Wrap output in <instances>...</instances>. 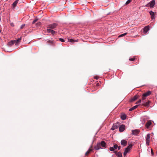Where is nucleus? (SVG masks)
I'll use <instances>...</instances> for the list:
<instances>
[{"label": "nucleus", "mask_w": 157, "mask_h": 157, "mask_svg": "<svg viewBox=\"0 0 157 157\" xmlns=\"http://www.w3.org/2000/svg\"><path fill=\"white\" fill-rule=\"evenodd\" d=\"M151 92L148 91L147 92L144 93L142 96V100H144L146 98V97L151 94Z\"/></svg>", "instance_id": "f03ea898"}, {"label": "nucleus", "mask_w": 157, "mask_h": 157, "mask_svg": "<svg viewBox=\"0 0 157 157\" xmlns=\"http://www.w3.org/2000/svg\"><path fill=\"white\" fill-rule=\"evenodd\" d=\"M25 24H23L21 26V29H23L24 28V26H25Z\"/></svg>", "instance_id": "72a5a7b5"}, {"label": "nucleus", "mask_w": 157, "mask_h": 157, "mask_svg": "<svg viewBox=\"0 0 157 157\" xmlns=\"http://www.w3.org/2000/svg\"><path fill=\"white\" fill-rule=\"evenodd\" d=\"M59 40L62 42H63L65 41L64 39L61 38H59Z\"/></svg>", "instance_id": "7c9ffc66"}, {"label": "nucleus", "mask_w": 157, "mask_h": 157, "mask_svg": "<svg viewBox=\"0 0 157 157\" xmlns=\"http://www.w3.org/2000/svg\"><path fill=\"white\" fill-rule=\"evenodd\" d=\"M150 103V101H148L146 102H144L142 104V105L146 107H148L149 105V104Z\"/></svg>", "instance_id": "f8f14e48"}, {"label": "nucleus", "mask_w": 157, "mask_h": 157, "mask_svg": "<svg viewBox=\"0 0 157 157\" xmlns=\"http://www.w3.org/2000/svg\"><path fill=\"white\" fill-rule=\"evenodd\" d=\"M113 148L114 149H116L117 148V147H118V145H117V144H115L114 146H113Z\"/></svg>", "instance_id": "c85d7f7f"}, {"label": "nucleus", "mask_w": 157, "mask_h": 157, "mask_svg": "<svg viewBox=\"0 0 157 157\" xmlns=\"http://www.w3.org/2000/svg\"><path fill=\"white\" fill-rule=\"evenodd\" d=\"M117 148H118V150H119L121 148V146H118V147H117Z\"/></svg>", "instance_id": "ea45409f"}, {"label": "nucleus", "mask_w": 157, "mask_h": 157, "mask_svg": "<svg viewBox=\"0 0 157 157\" xmlns=\"http://www.w3.org/2000/svg\"><path fill=\"white\" fill-rule=\"evenodd\" d=\"M68 41L70 42H78V40H74L72 39H68Z\"/></svg>", "instance_id": "6ab92c4d"}, {"label": "nucleus", "mask_w": 157, "mask_h": 157, "mask_svg": "<svg viewBox=\"0 0 157 157\" xmlns=\"http://www.w3.org/2000/svg\"><path fill=\"white\" fill-rule=\"evenodd\" d=\"M98 78V76H95L94 77V78L96 79H97Z\"/></svg>", "instance_id": "58836bf2"}, {"label": "nucleus", "mask_w": 157, "mask_h": 157, "mask_svg": "<svg viewBox=\"0 0 157 157\" xmlns=\"http://www.w3.org/2000/svg\"><path fill=\"white\" fill-rule=\"evenodd\" d=\"M118 128V126L116 124H113L112 128H111V129L112 130H114L116 129L117 128Z\"/></svg>", "instance_id": "dca6fc26"}, {"label": "nucleus", "mask_w": 157, "mask_h": 157, "mask_svg": "<svg viewBox=\"0 0 157 157\" xmlns=\"http://www.w3.org/2000/svg\"><path fill=\"white\" fill-rule=\"evenodd\" d=\"M21 37H20V38H18L17 39L15 40V44H17L21 42Z\"/></svg>", "instance_id": "aec40b11"}, {"label": "nucleus", "mask_w": 157, "mask_h": 157, "mask_svg": "<svg viewBox=\"0 0 157 157\" xmlns=\"http://www.w3.org/2000/svg\"><path fill=\"white\" fill-rule=\"evenodd\" d=\"M132 0H128L125 3V5H128L129 3L131 2V1H132Z\"/></svg>", "instance_id": "bb28decb"}, {"label": "nucleus", "mask_w": 157, "mask_h": 157, "mask_svg": "<svg viewBox=\"0 0 157 157\" xmlns=\"http://www.w3.org/2000/svg\"><path fill=\"white\" fill-rule=\"evenodd\" d=\"M127 34V33H124V34H121V35H120L118 36V37H121L123 36H125V35H126Z\"/></svg>", "instance_id": "a878e982"}, {"label": "nucleus", "mask_w": 157, "mask_h": 157, "mask_svg": "<svg viewBox=\"0 0 157 157\" xmlns=\"http://www.w3.org/2000/svg\"><path fill=\"white\" fill-rule=\"evenodd\" d=\"M92 150L91 149H90L89 150L86 151V152L85 153L86 155H88L90 152L92 151Z\"/></svg>", "instance_id": "393cba45"}, {"label": "nucleus", "mask_w": 157, "mask_h": 157, "mask_svg": "<svg viewBox=\"0 0 157 157\" xmlns=\"http://www.w3.org/2000/svg\"><path fill=\"white\" fill-rule=\"evenodd\" d=\"M10 25L12 27H13L14 26V24L13 23H11Z\"/></svg>", "instance_id": "e433bc0d"}, {"label": "nucleus", "mask_w": 157, "mask_h": 157, "mask_svg": "<svg viewBox=\"0 0 157 157\" xmlns=\"http://www.w3.org/2000/svg\"><path fill=\"white\" fill-rule=\"evenodd\" d=\"M106 143L104 141H102L101 143H98L94 147V149L96 150H99L101 148V146L105 148Z\"/></svg>", "instance_id": "f257e3e1"}, {"label": "nucleus", "mask_w": 157, "mask_h": 157, "mask_svg": "<svg viewBox=\"0 0 157 157\" xmlns=\"http://www.w3.org/2000/svg\"><path fill=\"white\" fill-rule=\"evenodd\" d=\"M135 59H136V58H135V57H133V58H130L129 59V60L130 61H134V60H135Z\"/></svg>", "instance_id": "cd10ccee"}, {"label": "nucleus", "mask_w": 157, "mask_h": 157, "mask_svg": "<svg viewBox=\"0 0 157 157\" xmlns=\"http://www.w3.org/2000/svg\"><path fill=\"white\" fill-rule=\"evenodd\" d=\"M141 101V99H140L139 100V101L136 102V104L139 103H140Z\"/></svg>", "instance_id": "f704fd0d"}, {"label": "nucleus", "mask_w": 157, "mask_h": 157, "mask_svg": "<svg viewBox=\"0 0 157 157\" xmlns=\"http://www.w3.org/2000/svg\"><path fill=\"white\" fill-rule=\"evenodd\" d=\"M114 152L118 157H122V154L121 152H117V151H115Z\"/></svg>", "instance_id": "4468645a"}, {"label": "nucleus", "mask_w": 157, "mask_h": 157, "mask_svg": "<svg viewBox=\"0 0 157 157\" xmlns=\"http://www.w3.org/2000/svg\"><path fill=\"white\" fill-rule=\"evenodd\" d=\"M149 6L151 8H152L154 7V5L155 4V0H152L149 3Z\"/></svg>", "instance_id": "0eeeda50"}, {"label": "nucleus", "mask_w": 157, "mask_h": 157, "mask_svg": "<svg viewBox=\"0 0 157 157\" xmlns=\"http://www.w3.org/2000/svg\"><path fill=\"white\" fill-rule=\"evenodd\" d=\"M149 30V26H147L145 27L144 29V31L145 32L147 33Z\"/></svg>", "instance_id": "a211bd4d"}, {"label": "nucleus", "mask_w": 157, "mask_h": 157, "mask_svg": "<svg viewBox=\"0 0 157 157\" xmlns=\"http://www.w3.org/2000/svg\"><path fill=\"white\" fill-rule=\"evenodd\" d=\"M18 0H16V1H15L13 4H12V5H13V6L14 8L15 7L17 4V3L18 2Z\"/></svg>", "instance_id": "b1692460"}, {"label": "nucleus", "mask_w": 157, "mask_h": 157, "mask_svg": "<svg viewBox=\"0 0 157 157\" xmlns=\"http://www.w3.org/2000/svg\"><path fill=\"white\" fill-rule=\"evenodd\" d=\"M149 4H147L145 6L148 7V6H149Z\"/></svg>", "instance_id": "a19ab883"}, {"label": "nucleus", "mask_w": 157, "mask_h": 157, "mask_svg": "<svg viewBox=\"0 0 157 157\" xmlns=\"http://www.w3.org/2000/svg\"><path fill=\"white\" fill-rule=\"evenodd\" d=\"M41 23L40 22H39L37 23V25H41Z\"/></svg>", "instance_id": "4c0bfd02"}, {"label": "nucleus", "mask_w": 157, "mask_h": 157, "mask_svg": "<svg viewBox=\"0 0 157 157\" xmlns=\"http://www.w3.org/2000/svg\"><path fill=\"white\" fill-rule=\"evenodd\" d=\"M151 155H154V152H153V150L152 149H151Z\"/></svg>", "instance_id": "c9c22d12"}, {"label": "nucleus", "mask_w": 157, "mask_h": 157, "mask_svg": "<svg viewBox=\"0 0 157 157\" xmlns=\"http://www.w3.org/2000/svg\"><path fill=\"white\" fill-rule=\"evenodd\" d=\"M138 97V96L137 95H135L133 98H132L130 100V102H132L136 100Z\"/></svg>", "instance_id": "9b49d317"}, {"label": "nucleus", "mask_w": 157, "mask_h": 157, "mask_svg": "<svg viewBox=\"0 0 157 157\" xmlns=\"http://www.w3.org/2000/svg\"><path fill=\"white\" fill-rule=\"evenodd\" d=\"M121 144L124 146H126L127 144V141L124 140H122L121 141Z\"/></svg>", "instance_id": "ddd939ff"}, {"label": "nucleus", "mask_w": 157, "mask_h": 157, "mask_svg": "<svg viewBox=\"0 0 157 157\" xmlns=\"http://www.w3.org/2000/svg\"><path fill=\"white\" fill-rule=\"evenodd\" d=\"M138 105H137L135 106H134L132 108H130L129 109V111H132L133 110L136 109L138 107Z\"/></svg>", "instance_id": "5701e85b"}, {"label": "nucleus", "mask_w": 157, "mask_h": 157, "mask_svg": "<svg viewBox=\"0 0 157 157\" xmlns=\"http://www.w3.org/2000/svg\"><path fill=\"white\" fill-rule=\"evenodd\" d=\"M47 43L49 45H55V42L53 40H48L47 41Z\"/></svg>", "instance_id": "6e6552de"}, {"label": "nucleus", "mask_w": 157, "mask_h": 157, "mask_svg": "<svg viewBox=\"0 0 157 157\" xmlns=\"http://www.w3.org/2000/svg\"><path fill=\"white\" fill-rule=\"evenodd\" d=\"M47 31L48 33H51L52 35H54L56 33V32L55 31L49 29H47Z\"/></svg>", "instance_id": "20e7f679"}, {"label": "nucleus", "mask_w": 157, "mask_h": 157, "mask_svg": "<svg viewBox=\"0 0 157 157\" xmlns=\"http://www.w3.org/2000/svg\"><path fill=\"white\" fill-rule=\"evenodd\" d=\"M151 124V122L150 121H148L147 122L146 124V126L147 128H148L149 126Z\"/></svg>", "instance_id": "412c9836"}, {"label": "nucleus", "mask_w": 157, "mask_h": 157, "mask_svg": "<svg viewBox=\"0 0 157 157\" xmlns=\"http://www.w3.org/2000/svg\"><path fill=\"white\" fill-rule=\"evenodd\" d=\"M150 135L149 134L147 135L146 137V144L147 145H149Z\"/></svg>", "instance_id": "423d86ee"}, {"label": "nucleus", "mask_w": 157, "mask_h": 157, "mask_svg": "<svg viewBox=\"0 0 157 157\" xmlns=\"http://www.w3.org/2000/svg\"><path fill=\"white\" fill-rule=\"evenodd\" d=\"M57 26L58 24H57L54 23L49 25L48 26L47 28L50 29H55Z\"/></svg>", "instance_id": "7ed1b4c3"}, {"label": "nucleus", "mask_w": 157, "mask_h": 157, "mask_svg": "<svg viewBox=\"0 0 157 157\" xmlns=\"http://www.w3.org/2000/svg\"><path fill=\"white\" fill-rule=\"evenodd\" d=\"M132 134L133 135H137L139 133V131L137 129L132 130Z\"/></svg>", "instance_id": "9d476101"}, {"label": "nucleus", "mask_w": 157, "mask_h": 157, "mask_svg": "<svg viewBox=\"0 0 157 157\" xmlns=\"http://www.w3.org/2000/svg\"><path fill=\"white\" fill-rule=\"evenodd\" d=\"M127 153H128V152L127 151L124 150V156H126V155Z\"/></svg>", "instance_id": "2f4dec72"}, {"label": "nucleus", "mask_w": 157, "mask_h": 157, "mask_svg": "<svg viewBox=\"0 0 157 157\" xmlns=\"http://www.w3.org/2000/svg\"><path fill=\"white\" fill-rule=\"evenodd\" d=\"M132 146L133 145L132 144H130L127 147L125 148V151H127L128 152L132 148Z\"/></svg>", "instance_id": "1a4fd4ad"}, {"label": "nucleus", "mask_w": 157, "mask_h": 157, "mask_svg": "<svg viewBox=\"0 0 157 157\" xmlns=\"http://www.w3.org/2000/svg\"><path fill=\"white\" fill-rule=\"evenodd\" d=\"M150 15H151V17L152 19H153L155 18L154 17V13L152 11H150L149 12Z\"/></svg>", "instance_id": "2eb2a0df"}, {"label": "nucleus", "mask_w": 157, "mask_h": 157, "mask_svg": "<svg viewBox=\"0 0 157 157\" xmlns=\"http://www.w3.org/2000/svg\"><path fill=\"white\" fill-rule=\"evenodd\" d=\"M14 44H15V40H12L10 42H8V45L10 46H11Z\"/></svg>", "instance_id": "f3484780"}, {"label": "nucleus", "mask_w": 157, "mask_h": 157, "mask_svg": "<svg viewBox=\"0 0 157 157\" xmlns=\"http://www.w3.org/2000/svg\"><path fill=\"white\" fill-rule=\"evenodd\" d=\"M125 126L124 125H121L120 126L119 128V131L120 132H123L125 129Z\"/></svg>", "instance_id": "39448f33"}, {"label": "nucleus", "mask_w": 157, "mask_h": 157, "mask_svg": "<svg viewBox=\"0 0 157 157\" xmlns=\"http://www.w3.org/2000/svg\"><path fill=\"white\" fill-rule=\"evenodd\" d=\"M109 150L111 151H114V149L113 148V147H110L109 148Z\"/></svg>", "instance_id": "c756f323"}, {"label": "nucleus", "mask_w": 157, "mask_h": 157, "mask_svg": "<svg viewBox=\"0 0 157 157\" xmlns=\"http://www.w3.org/2000/svg\"><path fill=\"white\" fill-rule=\"evenodd\" d=\"M121 118L122 120H124L126 119V115L125 114H123L121 115Z\"/></svg>", "instance_id": "4be33fe9"}, {"label": "nucleus", "mask_w": 157, "mask_h": 157, "mask_svg": "<svg viewBox=\"0 0 157 157\" xmlns=\"http://www.w3.org/2000/svg\"><path fill=\"white\" fill-rule=\"evenodd\" d=\"M37 21V19H35L33 22V24H34Z\"/></svg>", "instance_id": "473e14b6"}]
</instances>
